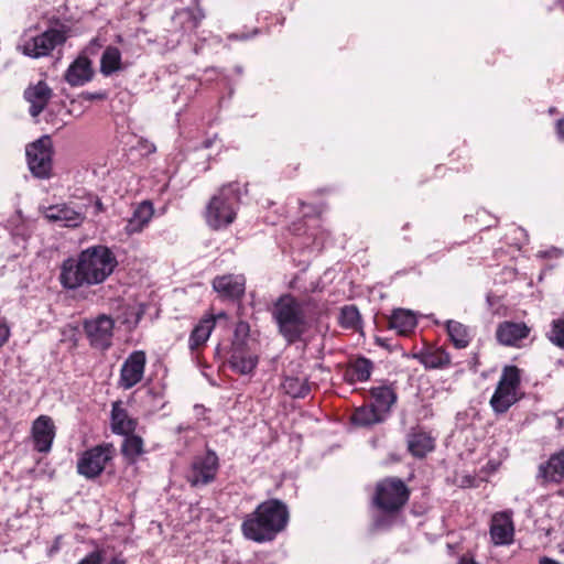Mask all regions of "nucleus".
Instances as JSON below:
<instances>
[{
	"label": "nucleus",
	"instance_id": "obj_1",
	"mask_svg": "<svg viewBox=\"0 0 564 564\" xmlns=\"http://www.w3.org/2000/svg\"><path fill=\"white\" fill-rule=\"evenodd\" d=\"M118 265L115 253L97 245L82 250L76 258H67L61 267V284L68 290L101 284Z\"/></svg>",
	"mask_w": 564,
	"mask_h": 564
},
{
	"label": "nucleus",
	"instance_id": "obj_2",
	"mask_svg": "<svg viewBox=\"0 0 564 564\" xmlns=\"http://www.w3.org/2000/svg\"><path fill=\"white\" fill-rule=\"evenodd\" d=\"M288 522L286 505L279 499H269L245 518L241 530L248 540L262 543L272 541L285 529Z\"/></svg>",
	"mask_w": 564,
	"mask_h": 564
},
{
	"label": "nucleus",
	"instance_id": "obj_3",
	"mask_svg": "<svg viewBox=\"0 0 564 564\" xmlns=\"http://www.w3.org/2000/svg\"><path fill=\"white\" fill-rule=\"evenodd\" d=\"M308 302L300 301L293 295L285 294L278 299L272 308V317L279 333L288 341H301L312 326L307 312Z\"/></svg>",
	"mask_w": 564,
	"mask_h": 564
},
{
	"label": "nucleus",
	"instance_id": "obj_4",
	"mask_svg": "<svg viewBox=\"0 0 564 564\" xmlns=\"http://www.w3.org/2000/svg\"><path fill=\"white\" fill-rule=\"evenodd\" d=\"M239 200V184L229 183L224 185L208 204L206 213L207 224L214 229L229 226L236 218Z\"/></svg>",
	"mask_w": 564,
	"mask_h": 564
},
{
	"label": "nucleus",
	"instance_id": "obj_5",
	"mask_svg": "<svg viewBox=\"0 0 564 564\" xmlns=\"http://www.w3.org/2000/svg\"><path fill=\"white\" fill-rule=\"evenodd\" d=\"M410 490L399 478H386L377 484L373 503L384 514H394L408 502Z\"/></svg>",
	"mask_w": 564,
	"mask_h": 564
},
{
	"label": "nucleus",
	"instance_id": "obj_6",
	"mask_svg": "<svg viewBox=\"0 0 564 564\" xmlns=\"http://www.w3.org/2000/svg\"><path fill=\"white\" fill-rule=\"evenodd\" d=\"M115 454L116 448L111 443L96 445L78 457L77 473L86 479H95L105 470Z\"/></svg>",
	"mask_w": 564,
	"mask_h": 564
},
{
	"label": "nucleus",
	"instance_id": "obj_7",
	"mask_svg": "<svg viewBox=\"0 0 564 564\" xmlns=\"http://www.w3.org/2000/svg\"><path fill=\"white\" fill-rule=\"evenodd\" d=\"M26 161L34 177L48 178L52 172L53 145L48 135H43L26 147Z\"/></svg>",
	"mask_w": 564,
	"mask_h": 564
},
{
	"label": "nucleus",
	"instance_id": "obj_8",
	"mask_svg": "<svg viewBox=\"0 0 564 564\" xmlns=\"http://www.w3.org/2000/svg\"><path fill=\"white\" fill-rule=\"evenodd\" d=\"M218 470L219 458L216 452L207 449L205 454L193 458L186 471V479L192 487H204L216 479Z\"/></svg>",
	"mask_w": 564,
	"mask_h": 564
},
{
	"label": "nucleus",
	"instance_id": "obj_9",
	"mask_svg": "<svg viewBox=\"0 0 564 564\" xmlns=\"http://www.w3.org/2000/svg\"><path fill=\"white\" fill-rule=\"evenodd\" d=\"M66 39L67 35L64 31L50 29L24 41L22 51L26 56L39 58L48 55L56 46L63 45Z\"/></svg>",
	"mask_w": 564,
	"mask_h": 564
},
{
	"label": "nucleus",
	"instance_id": "obj_10",
	"mask_svg": "<svg viewBox=\"0 0 564 564\" xmlns=\"http://www.w3.org/2000/svg\"><path fill=\"white\" fill-rule=\"evenodd\" d=\"M113 327V319L105 314L84 323V330L90 345L101 350H106L111 346Z\"/></svg>",
	"mask_w": 564,
	"mask_h": 564
},
{
	"label": "nucleus",
	"instance_id": "obj_11",
	"mask_svg": "<svg viewBox=\"0 0 564 564\" xmlns=\"http://www.w3.org/2000/svg\"><path fill=\"white\" fill-rule=\"evenodd\" d=\"M44 217L54 224H58L62 227H78L85 218L86 212L82 207H74L69 204H56L48 206L44 210Z\"/></svg>",
	"mask_w": 564,
	"mask_h": 564
},
{
	"label": "nucleus",
	"instance_id": "obj_12",
	"mask_svg": "<svg viewBox=\"0 0 564 564\" xmlns=\"http://www.w3.org/2000/svg\"><path fill=\"white\" fill-rule=\"evenodd\" d=\"M147 357L144 351L137 350L129 355L120 370L119 384L128 390L138 384L144 375Z\"/></svg>",
	"mask_w": 564,
	"mask_h": 564
},
{
	"label": "nucleus",
	"instance_id": "obj_13",
	"mask_svg": "<svg viewBox=\"0 0 564 564\" xmlns=\"http://www.w3.org/2000/svg\"><path fill=\"white\" fill-rule=\"evenodd\" d=\"M34 448L40 453H48L55 437V425L47 415L39 416L32 425Z\"/></svg>",
	"mask_w": 564,
	"mask_h": 564
},
{
	"label": "nucleus",
	"instance_id": "obj_14",
	"mask_svg": "<svg viewBox=\"0 0 564 564\" xmlns=\"http://www.w3.org/2000/svg\"><path fill=\"white\" fill-rule=\"evenodd\" d=\"M213 289L224 299L239 300L245 294L246 278L242 274H226L213 280Z\"/></svg>",
	"mask_w": 564,
	"mask_h": 564
},
{
	"label": "nucleus",
	"instance_id": "obj_15",
	"mask_svg": "<svg viewBox=\"0 0 564 564\" xmlns=\"http://www.w3.org/2000/svg\"><path fill=\"white\" fill-rule=\"evenodd\" d=\"M229 366L239 375H251L258 365V356L251 347L230 348Z\"/></svg>",
	"mask_w": 564,
	"mask_h": 564
},
{
	"label": "nucleus",
	"instance_id": "obj_16",
	"mask_svg": "<svg viewBox=\"0 0 564 564\" xmlns=\"http://www.w3.org/2000/svg\"><path fill=\"white\" fill-rule=\"evenodd\" d=\"M154 214L153 205L143 200L134 206L132 214L126 220L123 231L127 236L140 234L150 223Z\"/></svg>",
	"mask_w": 564,
	"mask_h": 564
},
{
	"label": "nucleus",
	"instance_id": "obj_17",
	"mask_svg": "<svg viewBox=\"0 0 564 564\" xmlns=\"http://www.w3.org/2000/svg\"><path fill=\"white\" fill-rule=\"evenodd\" d=\"M94 76L90 59L85 55H79L67 68L65 80L70 86H83L90 82Z\"/></svg>",
	"mask_w": 564,
	"mask_h": 564
},
{
	"label": "nucleus",
	"instance_id": "obj_18",
	"mask_svg": "<svg viewBox=\"0 0 564 564\" xmlns=\"http://www.w3.org/2000/svg\"><path fill=\"white\" fill-rule=\"evenodd\" d=\"M52 97V89L44 82L30 86L24 91V98L30 102V115L36 118L46 107Z\"/></svg>",
	"mask_w": 564,
	"mask_h": 564
},
{
	"label": "nucleus",
	"instance_id": "obj_19",
	"mask_svg": "<svg viewBox=\"0 0 564 564\" xmlns=\"http://www.w3.org/2000/svg\"><path fill=\"white\" fill-rule=\"evenodd\" d=\"M536 477L543 482L560 484L564 479V451L551 455L541 464Z\"/></svg>",
	"mask_w": 564,
	"mask_h": 564
},
{
	"label": "nucleus",
	"instance_id": "obj_20",
	"mask_svg": "<svg viewBox=\"0 0 564 564\" xmlns=\"http://www.w3.org/2000/svg\"><path fill=\"white\" fill-rule=\"evenodd\" d=\"M530 329L524 323L503 322L496 332L498 341L505 346H514L529 335Z\"/></svg>",
	"mask_w": 564,
	"mask_h": 564
},
{
	"label": "nucleus",
	"instance_id": "obj_21",
	"mask_svg": "<svg viewBox=\"0 0 564 564\" xmlns=\"http://www.w3.org/2000/svg\"><path fill=\"white\" fill-rule=\"evenodd\" d=\"M513 523L506 514H496L492 518L490 527V535L495 544L506 545L510 544L513 539Z\"/></svg>",
	"mask_w": 564,
	"mask_h": 564
},
{
	"label": "nucleus",
	"instance_id": "obj_22",
	"mask_svg": "<svg viewBox=\"0 0 564 564\" xmlns=\"http://www.w3.org/2000/svg\"><path fill=\"white\" fill-rule=\"evenodd\" d=\"M433 448L434 440L421 429H413L408 434V449L413 456L422 458Z\"/></svg>",
	"mask_w": 564,
	"mask_h": 564
},
{
	"label": "nucleus",
	"instance_id": "obj_23",
	"mask_svg": "<svg viewBox=\"0 0 564 564\" xmlns=\"http://www.w3.org/2000/svg\"><path fill=\"white\" fill-rule=\"evenodd\" d=\"M225 313L218 314L217 318L225 317ZM215 316H207L199 321V323L192 330L188 338V347L191 350H195L204 345L210 336L213 328L215 327Z\"/></svg>",
	"mask_w": 564,
	"mask_h": 564
},
{
	"label": "nucleus",
	"instance_id": "obj_24",
	"mask_svg": "<svg viewBox=\"0 0 564 564\" xmlns=\"http://www.w3.org/2000/svg\"><path fill=\"white\" fill-rule=\"evenodd\" d=\"M373 369V364L370 359L359 357L351 361L345 371V379L349 383L366 382L369 380Z\"/></svg>",
	"mask_w": 564,
	"mask_h": 564
},
{
	"label": "nucleus",
	"instance_id": "obj_25",
	"mask_svg": "<svg viewBox=\"0 0 564 564\" xmlns=\"http://www.w3.org/2000/svg\"><path fill=\"white\" fill-rule=\"evenodd\" d=\"M517 401V389L498 384L490 399L495 412L505 413Z\"/></svg>",
	"mask_w": 564,
	"mask_h": 564
},
{
	"label": "nucleus",
	"instance_id": "obj_26",
	"mask_svg": "<svg viewBox=\"0 0 564 564\" xmlns=\"http://www.w3.org/2000/svg\"><path fill=\"white\" fill-rule=\"evenodd\" d=\"M373 399V406L381 413H388L391 406L397 402V393L390 386L373 387L370 390Z\"/></svg>",
	"mask_w": 564,
	"mask_h": 564
},
{
	"label": "nucleus",
	"instance_id": "obj_27",
	"mask_svg": "<svg viewBox=\"0 0 564 564\" xmlns=\"http://www.w3.org/2000/svg\"><path fill=\"white\" fill-rule=\"evenodd\" d=\"M416 323L415 315L411 311L403 308L394 310L389 319L390 328L398 330L401 335H406L412 332Z\"/></svg>",
	"mask_w": 564,
	"mask_h": 564
},
{
	"label": "nucleus",
	"instance_id": "obj_28",
	"mask_svg": "<svg viewBox=\"0 0 564 564\" xmlns=\"http://www.w3.org/2000/svg\"><path fill=\"white\" fill-rule=\"evenodd\" d=\"M137 422L131 419L127 411L118 404H113L111 411V427L113 433L128 435L135 430Z\"/></svg>",
	"mask_w": 564,
	"mask_h": 564
},
{
	"label": "nucleus",
	"instance_id": "obj_29",
	"mask_svg": "<svg viewBox=\"0 0 564 564\" xmlns=\"http://www.w3.org/2000/svg\"><path fill=\"white\" fill-rule=\"evenodd\" d=\"M121 69L122 63L120 50L116 46H107L100 58V73L107 77Z\"/></svg>",
	"mask_w": 564,
	"mask_h": 564
},
{
	"label": "nucleus",
	"instance_id": "obj_30",
	"mask_svg": "<svg viewBox=\"0 0 564 564\" xmlns=\"http://www.w3.org/2000/svg\"><path fill=\"white\" fill-rule=\"evenodd\" d=\"M446 330L456 348L462 349L469 345L471 334L466 325L457 321L449 319L446 322Z\"/></svg>",
	"mask_w": 564,
	"mask_h": 564
},
{
	"label": "nucleus",
	"instance_id": "obj_31",
	"mask_svg": "<svg viewBox=\"0 0 564 564\" xmlns=\"http://www.w3.org/2000/svg\"><path fill=\"white\" fill-rule=\"evenodd\" d=\"M382 420L383 414H381L372 404L369 406L358 408L351 416L352 423L359 426L372 425L381 422Z\"/></svg>",
	"mask_w": 564,
	"mask_h": 564
},
{
	"label": "nucleus",
	"instance_id": "obj_32",
	"mask_svg": "<svg viewBox=\"0 0 564 564\" xmlns=\"http://www.w3.org/2000/svg\"><path fill=\"white\" fill-rule=\"evenodd\" d=\"M420 362L430 369H437L451 362L449 355L443 349L426 350L419 356Z\"/></svg>",
	"mask_w": 564,
	"mask_h": 564
},
{
	"label": "nucleus",
	"instance_id": "obj_33",
	"mask_svg": "<svg viewBox=\"0 0 564 564\" xmlns=\"http://www.w3.org/2000/svg\"><path fill=\"white\" fill-rule=\"evenodd\" d=\"M282 388L286 394L294 399L305 398L311 391L307 379L297 377H286L282 383Z\"/></svg>",
	"mask_w": 564,
	"mask_h": 564
},
{
	"label": "nucleus",
	"instance_id": "obj_34",
	"mask_svg": "<svg viewBox=\"0 0 564 564\" xmlns=\"http://www.w3.org/2000/svg\"><path fill=\"white\" fill-rule=\"evenodd\" d=\"M121 452L130 463H134L143 454V440L138 435L127 436L122 443Z\"/></svg>",
	"mask_w": 564,
	"mask_h": 564
},
{
	"label": "nucleus",
	"instance_id": "obj_35",
	"mask_svg": "<svg viewBox=\"0 0 564 564\" xmlns=\"http://www.w3.org/2000/svg\"><path fill=\"white\" fill-rule=\"evenodd\" d=\"M339 323L344 328L357 329L360 326V314L355 305H346L340 311Z\"/></svg>",
	"mask_w": 564,
	"mask_h": 564
},
{
	"label": "nucleus",
	"instance_id": "obj_36",
	"mask_svg": "<svg viewBox=\"0 0 564 564\" xmlns=\"http://www.w3.org/2000/svg\"><path fill=\"white\" fill-rule=\"evenodd\" d=\"M249 332H250V327H249V324L247 322H238L236 327H235V333H234V339H232V343H231V348H236V346H238V344H240V348L241 347H251L250 346V338H249Z\"/></svg>",
	"mask_w": 564,
	"mask_h": 564
},
{
	"label": "nucleus",
	"instance_id": "obj_37",
	"mask_svg": "<svg viewBox=\"0 0 564 564\" xmlns=\"http://www.w3.org/2000/svg\"><path fill=\"white\" fill-rule=\"evenodd\" d=\"M498 384L518 389L520 384L519 369L516 366L505 367Z\"/></svg>",
	"mask_w": 564,
	"mask_h": 564
},
{
	"label": "nucleus",
	"instance_id": "obj_38",
	"mask_svg": "<svg viewBox=\"0 0 564 564\" xmlns=\"http://www.w3.org/2000/svg\"><path fill=\"white\" fill-rule=\"evenodd\" d=\"M549 338L556 346L564 347V319L553 322Z\"/></svg>",
	"mask_w": 564,
	"mask_h": 564
},
{
	"label": "nucleus",
	"instance_id": "obj_39",
	"mask_svg": "<svg viewBox=\"0 0 564 564\" xmlns=\"http://www.w3.org/2000/svg\"><path fill=\"white\" fill-rule=\"evenodd\" d=\"M106 560V550L105 549H96L89 554H87L83 560H80L77 564H104Z\"/></svg>",
	"mask_w": 564,
	"mask_h": 564
},
{
	"label": "nucleus",
	"instance_id": "obj_40",
	"mask_svg": "<svg viewBox=\"0 0 564 564\" xmlns=\"http://www.w3.org/2000/svg\"><path fill=\"white\" fill-rule=\"evenodd\" d=\"M102 47V43L98 37L93 39L89 44L84 48L83 53L80 55L89 56V55H97L99 50Z\"/></svg>",
	"mask_w": 564,
	"mask_h": 564
},
{
	"label": "nucleus",
	"instance_id": "obj_41",
	"mask_svg": "<svg viewBox=\"0 0 564 564\" xmlns=\"http://www.w3.org/2000/svg\"><path fill=\"white\" fill-rule=\"evenodd\" d=\"M562 254H563V251L561 249H557L554 247L549 250L539 252V257H541V258H554V257L557 258Z\"/></svg>",
	"mask_w": 564,
	"mask_h": 564
},
{
	"label": "nucleus",
	"instance_id": "obj_42",
	"mask_svg": "<svg viewBox=\"0 0 564 564\" xmlns=\"http://www.w3.org/2000/svg\"><path fill=\"white\" fill-rule=\"evenodd\" d=\"M10 329L7 324L0 323V347L9 339Z\"/></svg>",
	"mask_w": 564,
	"mask_h": 564
},
{
	"label": "nucleus",
	"instance_id": "obj_43",
	"mask_svg": "<svg viewBox=\"0 0 564 564\" xmlns=\"http://www.w3.org/2000/svg\"><path fill=\"white\" fill-rule=\"evenodd\" d=\"M106 97L105 93H87L85 94V99L94 100V99H104Z\"/></svg>",
	"mask_w": 564,
	"mask_h": 564
},
{
	"label": "nucleus",
	"instance_id": "obj_44",
	"mask_svg": "<svg viewBox=\"0 0 564 564\" xmlns=\"http://www.w3.org/2000/svg\"><path fill=\"white\" fill-rule=\"evenodd\" d=\"M94 213L99 214L104 212V205L100 199L96 198L93 204Z\"/></svg>",
	"mask_w": 564,
	"mask_h": 564
},
{
	"label": "nucleus",
	"instance_id": "obj_45",
	"mask_svg": "<svg viewBox=\"0 0 564 564\" xmlns=\"http://www.w3.org/2000/svg\"><path fill=\"white\" fill-rule=\"evenodd\" d=\"M107 564H126V560L121 555H116Z\"/></svg>",
	"mask_w": 564,
	"mask_h": 564
},
{
	"label": "nucleus",
	"instance_id": "obj_46",
	"mask_svg": "<svg viewBox=\"0 0 564 564\" xmlns=\"http://www.w3.org/2000/svg\"><path fill=\"white\" fill-rule=\"evenodd\" d=\"M539 564H561L560 562L555 561V560H552V558H549V557H543Z\"/></svg>",
	"mask_w": 564,
	"mask_h": 564
},
{
	"label": "nucleus",
	"instance_id": "obj_47",
	"mask_svg": "<svg viewBox=\"0 0 564 564\" xmlns=\"http://www.w3.org/2000/svg\"><path fill=\"white\" fill-rule=\"evenodd\" d=\"M373 523L376 528H382L386 524L381 517L376 518Z\"/></svg>",
	"mask_w": 564,
	"mask_h": 564
},
{
	"label": "nucleus",
	"instance_id": "obj_48",
	"mask_svg": "<svg viewBox=\"0 0 564 564\" xmlns=\"http://www.w3.org/2000/svg\"><path fill=\"white\" fill-rule=\"evenodd\" d=\"M142 314H143L142 311L135 313V316H137L135 317V323H138L141 319Z\"/></svg>",
	"mask_w": 564,
	"mask_h": 564
},
{
	"label": "nucleus",
	"instance_id": "obj_49",
	"mask_svg": "<svg viewBox=\"0 0 564 564\" xmlns=\"http://www.w3.org/2000/svg\"><path fill=\"white\" fill-rule=\"evenodd\" d=\"M203 18H204V14H203L202 10L198 9V13H197V17H195V19L202 20Z\"/></svg>",
	"mask_w": 564,
	"mask_h": 564
},
{
	"label": "nucleus",
	"instance_id": "obj_50",
	"mask_svg": "<svg viewBox=\"0 0 564 564\" xmlns=\"http://www.w3.org/2000/svg\"><path fill=\"white\" fill-rule=\"evenodd\" d=\"M236 72H237L238 74H241V73H242V67H241V66H237V67H236Z\"/></svg>",
	"mask_w": 564,
	"mask_h": 564
},
{
	"label": "nucleus",
	"instance_id": "obj_51",
	"mask_svg": "<svg viewBox=\"0 0 564 564\" xmlns=\"http://www.w3.org/2000/svg\"><path fill=\"white\" fill-rule=\"evenodd\" d=\"M232 37H235V39H242V40L247 39V36H245V35L243 36L232 35Z\"/></svg>",
	"mask_w": 564,
	"mask_h": 564
}]
</instances>
